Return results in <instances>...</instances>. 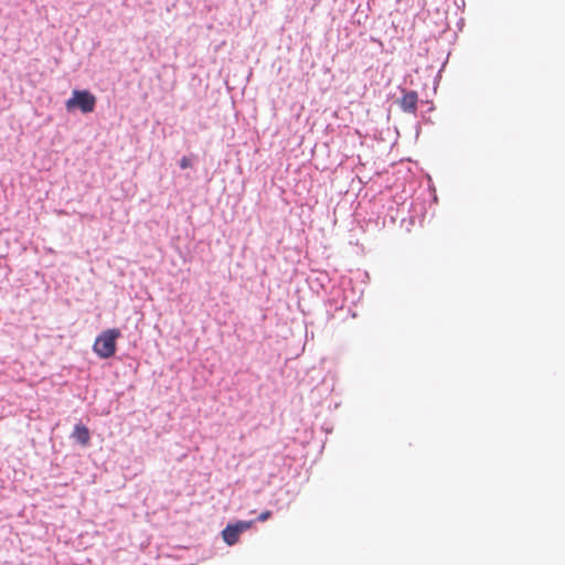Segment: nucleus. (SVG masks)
Masks as SVG:
<instances>
[{
	"instance_id": "obj_1",
	"label": "nucleus",
	"mask_w": 565,
	"mask_h": 565,
	"mask_svg": "<svg viewBox=\"0 0 565 565\" xmlns=\"http://www.w3.org/2000/svg\"><path fill=\"white\" fill-rule=\"evenodd\" d=\"M121 337L119 329L103 331L95 340L93 350L100 359L111 358L116 352V342Z\"/></svg>"
},
{
	"instance_id": "obj_2",
	"label": "nucleus",
	"mask_w": 565,
	"mask_h": 565,
	"mask_svg": "<svg viewBox=\"0 0 565 565\" xmlns=\"http://www.w3.org/2000/svg\"><path fill=\"white\" fill-rule=\"evenodd\" d=\"M97 103L96 96L87 89H74L72 96L65 102L67 111L79 109L83 114H89L95 110Z\"/></svg>"
},
{
	"instance_id": "obj_3",
	"label": "nucleus",
	"mask_w": 565,
	"mask_h": 565,
	"mask_svg": "<svg viewBox=\"0 0 565 565\" xmlns=\"http://www.w3.org/2000/svg\"><path fill=\"white\" fill-rule=\"evenodd\" d=\"M254 524V521H238L234 524H227L226 527L222 531V537L224 542L232 546L236 544L239 540V535L249 530Z\"/></svg>"
},
{
	"instance_id": "obj_4",
	"label": "nucleus",
	"mask_w": 565,
	"mask_h": 565,
	"mask_svg": "<svg viewBox=\"0 0 565 565\" xmlns=\"http://www.w3.org/2000/svg\"><path fill=\"white\" fill-rule=\"evenodd\" d=\"M418 94L415 90L407 92L399 100L401 108L406 113H415L417 109Z\"/></svg>"
},
{
	"instance_id": "obj_5",
	"label": "nucleus",
	"mask_w": 565,
	"mask_h": 565,
	"mask_svg": "<svg viewBox=\"0 0 565 565\" xmlns=\"http://www.w3.org/2000/svg\"><path fill=\"white\" fill-rule=\"evenodd\" d=\"M73 437L82 445L87 446L90 440V434L86 426L77 424L73 431Z\"/></svg>"
},
{
	"instance_id": "obj_6",
	"label": "nucleus",
	"mask_w": 565,
	"mask_h": 565,
	"mask_svg": "<svg viewBox=\"0 0 565 565\" xmlns=\"http://www.w3.org/2000/svg\"><path fill=\"white\" fill-rule=\"evenodd\" d=\"M192 167V161L190 158L188 157H183L181 158L180 160V168L181 169H188V168H191Z\"/></svg>"
},
{
	"instance_id": "obj_7",
	"label": "nucleus",
	"mask_w": 565,
	"mask_h": 565,
	"mask_svg": "<svg viewBox=\"0 0 565 565\" xmlns=\"http://www.w3.org/2000/svg\"><path fill=\"white\" fill-rule=\"evenodd\" d=\"M270 516H271V511L266 510V511H263V512L258 515L257 520H258L259 522H265V521H267Z\"/></svg>"
}]
</instances>
